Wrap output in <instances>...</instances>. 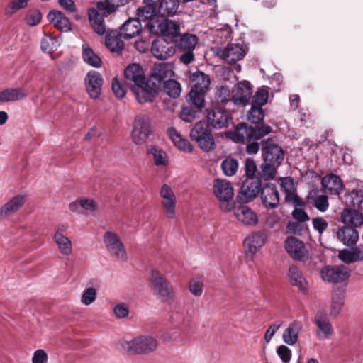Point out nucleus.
<instances>
[{
  "mask_svg": "<svg viewBox=\"0 0 363 363\" xmlns=\"http://www.w3.org/2000/svg\"><path fill=\"white\" fill-rule=\"evenodd\" d=\"M363 251L355 247L353 250L343 249L338 253V258L345 264H352L355 262L363 260Z\"/></svg>",
  "mask_w": 363,
  "mask_h": 363,
  "instance_id": "obj_40",
  "label": "nucleus"
},
{
  "mask_svg": "<svg viewBox=\"0 0 363 363\" xmlns=\"http://www.w3.org/2000/svg\"><path fill=\"white\" fill-rule=\"evenodd\" d=\"M264 113L262 107L251 106V108L247 113L248 120L255 124L259 123L263 121Z\"/></svg>",
  "mask_w": 363,
  "mask_h": 363,
  "instance_id": "obj_57",
  "label": "nucleus"
},
{
  "mask_svg": "<svg viewBox=\"0 0 363 363\" xmlns=\"http://www.w3.org/2000/svg\"><path fill=\"white\" fill-rule=\"evenodd\" d=\"M337 239L345 245L352 248L356 245L359 240L357 230L350 226H342L337 231Z\"/></svg>",
  "mask_w": 363,
  "mask_h": 363,
  "instance_id": "obj_25",
  "label": "nucleus"
},
{
  "mask_svg": "<svg viewBox=\"0 0 363 363\" xmlns=\"http://www.w3.org/2000/svg\"><path fill=\"white\" fill-rule=\"evenodd\" d=\"M255 133L254 128L241 123L238 125L232 138L236 143L248 142L251 139H255Z\"/></svg>",
  "mask_w": 363,
  "mask_h": 363,
  "instance_id": "obj_36",
  "label": "nucleus"
},
{
  "mask_svg": "<svg viewBox=\"0 0 363 363\" xmlns=\"http://www.w3.org/2000/svg\"><path fill=\"white\" fill-rule=\"evenodd\" d=\"M208 126L206 122L199 121L190 133L191 139L196 141L200 148L206 152L212 150L215 147L214 139Z\"/></svg>",
  "mask_w": 363,
  "mask_h": 363,
  "instance_id": "obj_8",
  "label": "nucleus"
},
{
  "mask_svg": "<svg viewBox=\"0 0 363 363\" xmlns=\"http://www.w3.org/2000/svg\"><path fill=\"white\" fill-rule=\"evenodd\" d=\"M257 172V168L255 160L252 158H247L245 161V175L246 179L260 178L256 176Z\"/></svg>",
  "mask_w": 363,
  "mask_h": 363,
  "instance_id": "obj_59",
  "label": "nucleus"
},
{
  "mask_svg": "<svg viewBox=\"0 0 363 363\" xmlns=\"http://www.w3.org/2000/svg\"><path fill=\"white\" fill-rule=\"evenodd\" d=\"M175 51L174 44L168 42L166 38H159L152 43L151 52L158 60H165L173 56Z\"/></svg>",
  "mask_w": 363,
  "mask_h": 363,
  "instance_id": "obj_14",
  "label": "nucleus"
},
{
  "mask_svg": "<svg viewBox=\"0 0 363 363\" xmlns=\"http://www.w3.org/2000/svg\"><path fill=\"white\" fill-rule=\"evenodd\" d=\"M163 89L169 96L173 99L179 97L182 92L181 84L172 79H169L164 82Z\"/></svg>",
  "mask_w": 363,
  "mask_h": 363,
  "instance_id": "obj_47",
  "label": "nucleus"
},
{
  "mask_svg": "<svg viewBox=\"0 0 363 363\" xmlns=\"http://www.w3.org/2000/svg\"><path fill=\"white\" fill-rule=\"evenodd\" d=\"M233 209L234 216L243 225H255L257 223V216L250 207L240 205Z\"/></svg>",
  "mask_w": 363,
  "mask_h": 363,
  "instance_id": "obj_21",
  "label": "nucleus"
},
{
  "mask_svg": "<svg viewBox=\"0 0 363 363\" xmlns=\"http://www.w3.org/2000/svg\"><path fill=\"white\" fill-rule=\"evenodd\" d=\"M213 194L219 201L220 209L229 212L234 207V191L231 184L224 179H215L213 182Z\"/></svg>",
  "mask_w": 363,
  "mask_h": 363,
  "instance_id": "obj_4",
  "label": "nucleus"
},
{
  "mask_svg": "<svg viewBox=\"0 0 363 363\" xmlns=\"http://www.w3.org/2000/svg\"><path fill=\"white\" fill-rule=\"evenodd\" d=\"M141 29V23L138 19L130 18L122 25L119 33L123 38L130 39L139 35Z\"/></svg>",
  "mask_w": 363,
  "mask_h": 363,
  "instance_id": "obj_29",
  "label": "nucleus"
},
{
  "mask_svg": "<svg viewBox=\"0 0 363 363\" xmlns=\"http://www.w3.org/2000/svg\"><path fill=\"white\" fill-rule=\"evenodd\" d=\"M158 27L162 38H168L169 39H175L179 36L180 27L176 22L164 19L158 23Z\"/></svg>",
  "mask_w": 363,
  "mask_h": 363,
  "instance_id": "obj_32",
  "label": "nucleus"
},
{
  "mask_svg": "<svg viewBox=\"0 0 363 363\" xmlns=\"http://www.w3.org/2000/svg\"><path fill=\"white\" fill-rule=\"evenodd\" d=\"M157 11L162 16L174 15L179 8L178 0H160Z\"/></svg>",
  "mask_w": 363,
  "mask_h": 363,
  "instance_id": "obj_44",
  "label": "nucleus"
},
{
  "mask_svg": "<svg viewBox=\"0 0 363 363\" xmlns=\"http://www.w3.org/2000/svg\"><path fill=\"white\" fill-rule=\"evenodd\" d=\"M302 328V323L298 320L290 323L282 334L284 342L288 345H294L298 340V335Z\"/></svg>",
  "mask_w": 363,
  "mask_h": 363,
  "instance_id": "obj_27",
  "label": "nucleus"
},
{
  "mask_svg": "<svg viewBox=\"0 0 363 363\" xmlns=\"http://www.w3.org/2000/svg\"><path fill=\"white\" fill-rule=\"evenodd\" d=\"M152 133L150 116L146 113H139L135 118L132 131L133 142L141 145L146 142Z\"/></svg>",
  "mask_w": 363,
  "mask_h": 363,
  "instance_id": "obj_9",
  "label": "nucleus"
},
{
  "mask_svg": "<svg viewBox=\"0 0 363 363\" xmlns=\"http://www.w3.org/2000/svg\"><path fill=\"white\" fill-rule=\"evenodd\" d=\"M59 252L65 256H69L72 253V242L67 236L53 237Z\"/></svg>",
  "mask_w": 363,
  "mask_h": 363,
  "instance_id": "obj_46",
  "label": "nucleus"
},
{
  "mask_svg": "<svg viewBox=\"0 0 363 363\" xmlns=\"http://www.w3.org/2000/svg\"><path fill=\"white\" fill-rule=\"evenodd\" d=\"M191 79L192 82L191 89L205 92L208 91L211 84L208 75L201 71H196L192 74Z\"/></svg>",
  "mask_w": 363,
  "mask_h": 363,
  "instance_id": "obj_38",
  "label": "nucleus"
},
{
  "mask_svg": "<svg viewBox=\"0 0 363 363\" xmlns=\"http://www.w3.org/2000/svg\"><path fill=\"white\" fill-rule=\"evenodd\" d=\"M345 293L342 291H334L332 294L331 304H330V316H337L344 305Z\"/></svg>",
  "mask_w": 363,
  "mask_h": 363,
  "instance_id": "obj_41",
  "label": "nucleus"
},
{
  "mask_svg": "<svg viewBox=\"0 0 363 363\" xmlns=\"http://www.w3.org/2000/svg\"><path fill=\"white\" fill-rule=\"evenodd\" d=\"M174 72L171 65L160 63L155 65L152 73L146 81L147 89L140 90L142 101L152 102L159 93V89L163 82L171 79Z\"/></svg>",
  "mask_w": 363,
  "mask_h": 363,
  "instance_id": "obj_1",
  "label": "nucleus"
},
{
  "mask_svg": "<svg viewBox=\"0 0 363 363\" xmlns=\"http://www.w3.org/2000/svg\"><path fill=\"white\" fill-rule=\"evenodd\" d=\"M120 344L124 350L138 354H148L158 347L157 340L151 335H140L130 341L121 340Z\"/></svg>",
  "mask_w": 363,
  "mask_h": 363,
  "instance_id": "obj_3",
  "label": "nucleus"
},
{
  "mask_svg": "<svg viewBox=\"0 0 363 363\" xmlns=\"http://www.w3.org/2000/svg\"><path fill=\"white\" fill-rule=\"evenodd\" d=\"M206 92L191 89L188 97L189 104L196 106V108H202L205 106V96Z\"/></svg>",
  "mask_w": 363,
  "mask_h": 363,
  "instance_id": "obj_48",
  "label": "nucleus"
},
{
  "mask_svg": "<svg viewBox=\"0 0 363 363\" xmlns=\"http://www.w3.org/2000/svg\"><path fill=\"white\" fill-rule=\"evenodd\" d=\"M351 275V270L348 267L341 265L325 266L320 271V276L324 281L328 283H341Z\"/></svg>",
  "mask_w": 363,
  "mask_h": 363,
  "instance_id": "obj_11",
  "label": "nucleus"
},
{
  "mask_svg": "<svg viewBox=\"0 0 363 363\" xmlns=\"http://www.w3.org/2000/svg\"><path fill=\"white\" fill-rule=\"evenodd\" d=\"M252 94L251 84L247 81H243L233 88L230 101L235 106H245L248 104Z\"/></svg>",
  "mask_w": 363,
  "mask_h": 363,
  "instance_id": "obj_15",
  "label": "nucleus"
},
{
  "mask_svg": "<svg viewBox=\"0 0 363 363\" xmlns=\"http://www.w3.org/2000/svg\"><path fill=\"white\" fill-rule=\"evenodd\" d=\"M121 34L116 30L107 32L105 38V45L112 52L121 54L124 48V43L121 40Z\"/></svg>",
  "mask_w": 363,
  "mask_h": 363,
  "instance_id": "obj_30",
  "label": "nucleus"
},
{
  "mask_svg": "<svg viewBox=\"0 0 363 363\" xmlns=\"http://www.w3.org/2000/svg\"><path fill=\"white\" fill-rule=\"evenodd\" d=\"M277 353L283 363H289L291 358V350L286 345H280L277 350Z\"/></svg>",
  "mask_w": 363,
  "mask_h": 363,
  "instance_id": "obj_64",
  "label": "nucleus"
},
{
  "mask_svg": "<svg viewBox=\"0 0 363 363\" xmlns=\"http://www.w3.org/2000/svg\"><path fill=\"white\" fill-rule=\"evenodd\" d=\"M113 311L116 317L118 319L125 318L129 315V307L125 303H120L116 304L113 308Z\"/></svg>",
  "mask_w": 363,
  "mask_h": 363,
  "instance_id": "obj_61",
  "label": "nucleus"
},
{
  "mask_svg": "<svg viewBox=\"0 0 363 363\" xmlns=\"http://www.w3.org/2000/svg\"><path fill=\"white\" fill-rule=\"evenodd\" d=\"M284 247L289 255L295 261L306 262L310 255L304 242L294 236H289L284 241Z\"/></svg>",
  "mask_w": 363,
  "mask_h": 363,
  "instance_id": "obj_10",
  "label": "nucleus"
},
{
  "mask_svg": "<svg viewBox=\"0 0 363 363\" xmlns=\"http://www.w3.org/2000/svg\"><path fill=\"white\" fill-rule=\"evenodd\" d=\"M313 206L321 212L326 211L329 206L328 196L325 195L318 196L314 199Z\"/></svg>",
  "mask_w": 363,
  "mask_h": 363,
  "instance_id": "obj_63",
  "label": "nucleus"
},
{
  "mask_svg": "<svg viewBox=\"0 0 363 363\" xmlns=\"http://www.w3.org/2000/svg\"><path fill=\"white\" fill-rule=\"evenodd\" d=\"M308 230L306 223L301 221H290L286 226V230L289 233L301 235Z\"/></svg>",
  "mask_w": 363,
  "mask_h": 363,
  "instance_id": "obj_56",
  "label": "nucleus"
},
{
  "mask_svg": "<svg viewBox=\"0 0 363 363\" xmlns=\"http://www.w3.org/2000/svg\"><path fill=\"white\" fill-rule=\"evenodd\" d=\"M97 292L94 287H88L85 289L81 295V303L84 306L92 304L96 299Z\"/></svg>",
  "mask_w": 363,
  "mask_h": 363,
  "instance_id": "obj_58",
  "label": "nucleus"
},
{
  "mask_svg": "<svg viewBox=\"0 0 363 363\" xmlns=\"http://www.w3.org/2000/svg\"><path fill=\"white\" fill-rule=\"evenodd\" d=\"M262 156L265 162L281 164L284 159V152L279 145L268 139L262 142Z\"/></svg>",
  "mask_w": 363,
  "mask_h": 363,
  "instance_id": "obj_12",
  "label": "nucleus"
},
{
  "mask_svg": "<svg viewBox=\"0 0 363 363\" xmlns=\"http://www.w3.org/2000/svg\"><path fill=\"white\" fill-rule=\"evenodd\" d=\"M125 77L128 81L133 82L132 91L135 94L138 101L140 104H145L147 101H142L140 99V90L147 89L146 86L145 76L143 68L138 64L128 65L124 72Z\"/></svg>",
  "mask_w": 363,
  "mask_h": 363,
  "instance_id": "obj_7",
  "label": "nucleus"
},
{
  "mask_svg": "<svg viewBox=\"0 0 363 363\" xmlns=\"http://www.w3.org/2000/svg\"><path fill=\"white\" fill-rule=\"evenodd\" d=\"M137 16V19H138L140 23H145L149 30L152 32L155 23L156 5L147 3L145 6L138 9ZM156 23H157L158 22Z\"/></svg>",
  "mask_w": 363,
  "mask_h": 363,
  "instance_id": "obj_22",
  "label": "nucleus"
},
{
  "mask_svg": "<svg viewBox=\"0 0 363 363\" xmlns=\"http://www.w3.org/2000/svg\"><path fill=\"white\" fill-rule=\"evenodd\" d=\"M314 323L318 330L317 336L321 340L329 339L333 335L332 324L328 315L323 311H319L315 315Z\"/></svg>",
  "mask_w": 363,
  "mask_h": 363,
  "instance_id": "obj_18",
  "label": "nucleus"
},
{
  "mask_svg": "<svg viewBox=\"0 0 363 363\" xmlns=\"http://www.w3.org/2000/svg\"><path fill=\"white\" fill-rule=\"evenodd\" d=\"M247 48L243 43H236L228 44L225 48H218L216 54L226 63L234 64V69L236 72L241 70L240 65H237L236 62L242 60L246 55Z\"/></svg>",
  "mask_w": 363,
  "mask_h": 363,
  "instance_id": "obj_5",
  "label": "nucleus"
},
{
  "mask_svg": "<svg viewBox=\"0 0 363 363\" xmlns=\"http://www.w3.org/2000/svg\"><path fill=\"white\" fill-rule=\"evenodd\" d=\"M362 202V194L357 191H352L345 196V203L347 206L346 209H357V211H362L361 205Z\"/></svg>",
  "mask_w": 363,
  "mask_h": 363,
  "instance_id": "obj_49",
  "label": "nucleus"
},
{
  "mask_svg": "<svg viewBox=\"0 0 363 363\" xmlns=\"http://www.w3.org/2000/svg\"><path fill=\"white\" fill-rule=\"evenodd\" d=\"M168 134L174 145L180 150L191 153L193 151V146L186 138H184L182 135L174 128L168 129Z\"/></svg>",
  "mask_w": 363,
  "mask_h": 363,
  "instance_id": "obj_35",
  "label": "nucleus"
},
{
  "mask_svg": "<svg viewBox=\"0 0 363 363\" xmlns=\"http://www.w3.org/2000/svg\"><path fill=\"white\" fill-rule=\"evenodd\" d=\"M207 121L208 125L214 128H223L228 125L229 114L223 109L213 108L208 113Z\"/></svg>",
  "mask_w": 363,
  "mask_h": 363,
  "instance_id": "obj_20",
  "label": "nucleus"
},
{
  "mask_svg": "<svg viewBox=\"0 0 363 363\" xmlns=\"http://www.w3.org/2000/svg\"><path fill=\"white\" fill-rule=\"evenodd\" d=\"M287 274L292 286H297L301 291H306L307 289L308 281L297 266L291 265L289 267Z\"/></svg>",
  "mask_w": 363,
  "mask_h": 363,
  "instance_id": "obj_31",
  "label": "nucleus"
},
{
  "mask_svg": "<svg viewBox=\"0 0 363 363\" xmlns=\"http://www.w3.org/2000/svg\"><path fill=\"white\" fill-rule=\"evenodd\" d=\"M238 160L232 157L225 158L221 163L223 172L228 177L235 175L238 172Z\"/></svg>",
  "mask_w": 363,
  "mask_h": 363,
  "instance_id": "obj_52",
  "label": "nucleus"
},
{
  "mask_svg": "<svg viewBox=\"0 0 363 363\" xmlns=\"http://www.w3.org/2000/svg\"><path fill=\"white\" fill-rule=\"evenodd\" d=\"M26 199V194H18L8 200L0 208V218H6L15 214L25 204Z\"/></svg>",
  "mask_w": 363,
  "mask_h": 363,
  "instance_id": "obj_19",
  "label": "nucleus"
},
{
  "mask_svg": "<svg viewBox=\"0 0 363 363\" xmlns=\"http://www.w3.org/2000/svg\"><path fill=\"white\" fill-rule=\"evenodd\" d=\"M283 321L279 320L269 325V328H267L264 333V340L267 343H269L272 340L274 335L281 327Z\"/></svg>",
  "mask_w": 363,
  "mask_h": 363,
  "instance_id": "obj_62",
  "label": "nucleus"
},
{
  "mask_svg": "<svg viewBox=\"0 0 363 363\" xmlns=\"http://www.w3.org/2000/svg\"><path fill=\"white\" fill-rule=\"evenodd\" d=\"M160 195L162 198L161 205L168 218H174L176 214L177 198L170 186L163 184Z\"/></svg>",
  "mask_w": 363,
  "mask_h": 363,
  "instance_id": "obj_13",
  "label": "nucleus"
},
{
  "mask_svg": "<svg viewBox=\"0 0 363 363\" xmlns=\"http://www.w3.org/2000/svg\"><path fill=\"white\" fill-rule=\"evenodd\" d=\"M28 96L23 87L7 88L0 91V103H8L23 100Z\"/></svg>",
  "mask_w": 363,
  "mask_h": 363,
  "instance_id": "obj_26",
  "label": "nucleus"
},
{
  "mask_svg": "<svg viewBox=\"0 0 363 363\" xmlns=\"http://www.w3.org/2000/svg\"><path fill=\"white\" fill-rule=\"evenodd\" d=\"M86 90L91 99H97L101 94L104 79L101 74L94 70L89 71L84 79Z\"/></svg>",
  "mask_w": 363,
  "mask_h": 363,
  "instance_id": "obj_16",
  "label": "nucleus"
},
{
  "mask_svg": "<svg viewBox=\"0 0 363 363\" xmlns=\"http://www.w3.org/2000/svg\"><path fill=\"white\" fill-rule=\"evenodd\" d=\"M150 282L154 295L158 298L167 303H171L174 301V291L173 287L162 272L156 269L152 270Z\"/></svg>",
  "mask_w": 363,
  "mask_h": 363,
  "instance_id": "obj_2",
  "label": "nucleus"
},
{
  "mask_svg": "<svg viewBox=\"0 0 363 363\" xmlns=\"http://www.w3.org/2000/svg\"><path fill=\"white\" fill-rule=\"evenodd\" d=\"M260 196L263 205L268 209L275 208L279 205V194L274 184H265L262 189Z\"/></svg>",
  "mask_w": 363,
  "mask_h": 363,
  "instance_id": "obj_17",
  "label": "nucleus"
},
{
  "mask_svg": "<svg viewBox=\"0 0 363 363\" xmlns=\"http://www.w3.org/2000/svg\"><path fill=\"white\" fill-rule=\"evenodd\" d=\"M201 112V109L196 108V106L189 104L182 107L180 112V118L185 122L190 123L198 118Z\"/></svg>",
  "mask_w": 363,
  "mask_h": 363,
  "instance_id": "obj_50",
  "label": "nucleus"
},
{
  "mask_svg": "<svg viewBox=\"0 0 363 363\" xmlns=\"http://www.w3.org/2000/svg\"><path fill=\"white\" fill-rule=\"evenodd\" d=\"M147 151L149 154L152 155L155 165H165L167 163V154L162 149L155 145H151Z\"/></svg>",
  "mask_w": 363,
  "mask_h": 363,
  "instance_id": "obj_51",
  "label": "nucleus"
},
{
  "mask_svg": "<svg viewBox=\"0 0 363 363\" xmlns=\"http://www.w3.org/2000/svg\"><path fill=\"white\" fill-rule=\"evenodd\" d=\"M82 57L89 65L99 68L102 65V60L99 55L86 44L82 45Z\"/></svg>",
  "mask_w": 363,
  "mask_h": 363,
  "instance_id": "obj_42",
  "label": "nucleus"
},
{
  "mask_svg": "<svg viewBox=\"0 0 363 363\" xmlns=\"http://www.w3.org/2000/svg\"><path fill=\"white\" fill-rule=\"evenodd\" d=\"M341 220L354 228L363 224V214L357 209H344L341 213Z\"/></svg>",
  "mask_w": 363,
  "mask_h": 363,
  "instance_id": "obj_33",
  "label": "nucleus"
},
{
  "mask_svg": "<svg viewBox=\"0 0 363 363\" xmlns=\"http://www.w3.org/2000/svg\"><path fill=\"white\" fill-rule=\"evenodd\" d=\"M116 6L111 0L100 1L96 3L95 9L100 14L104 17L114 13L117 10Z\"/></svg>",
  "mask_w": 363,
  "mask_h": 363,
  "instance_id": "obj_53",
  "label": "nucleus"
},
{
  "mask_svg": "<svg viewBox=\"0 0 363 363\" xmlns=\"http://www.w3.org/2000/svg\"><path fill=\"white\" fill-rule=\"evenodd\" d=\"M261 179H246L241 187V193L247 201L256 198L262 191Z\"/></svg>",
  "mask_w": 363,
  "mask_h": 363,
  "instance_id": "obj_24",
  "label": "nucleus"
},
{
  "mask_svg": "<svg viewBox=\"0 0 363 363\" xmlns=\"http://www.w3.org/2000/svg\"><path fill=\"white\" fill-rule=\"evenodd\" d=\"M42 18L41 13L37 9L29 10L26 15V21L28 25L35 26L38 25Z\"/></svg>",
  "mask_w": 363,
  "mask_h": 363,
  "instance_id": "obj_60",
  "label": "nucleus"
},
{
  "mask_svg": "<svg viewBox=\"0 0 363 363\" xmlns=\"http://www.w3.org/2000/svg\"><path fill=\"white\" fill-rule=\"evenodd\" d=\"M103 241L107 252L116 259L125 262L128 261V254L125 245L118 234L108 230L103 236Z\"/></svg>",
  "mask_w": 363,
  "mask_h": 363,
  "instance_id": "obj_6",
  "label": "nucleus"
},
{
  "mask_svg": "<svg viewBox=\"0 0 363 363\" xmlns=\"http://www.w3.org/2000/svg\"><path fill=\"white\" fill-rule=\"evenodd\" d=\"M321 184L325 193L331 195H340L343 189L341 179L333 174L325 176L322 179Z\"/></svg>",
  "mask_w": 363,
  "mask_h": 363,
  "instance_id": "obj_23",
  "label": "nucleus"
},
{
  "mask_svg": "<svg viewBox=\"0 0 363 363\" xmlns=\"http://www.w3.org/2000/svg\"><path fill=\"white\" fill-rule=\"evenodd\" d=\"M198 43V38L196 35L184 33L179 35L174 39V47H177L178 51L180 50H194Z\"/></svg>",
  "mask_w": 363,
  "mask_h": 363,
  "instance_id": "obj_34",
  "label": "nucleus"
},
{
  "mask_svg": "<svg viewBox=\"0 0 363 363\" xmlns=\"http://www.w3.org/2000/svg\"><path fill=\"white\" fill-rule=\"evenodd\" d=\"M47 18L56 28L65 32L70 30L69 20L61 11H52L49 12Z\"/></svg>",
  "mask_w": 363,
  "mask_h": 363,
  "instance_id": "obj_37",
  "label": "nucleus"
},
{
  "mask_svg": "<svg viewBox=\"0 0 363 363\" xmlns=\"http://www.w3.org/2000/svg\"><path fill=\"white\" fill-rule=\"evenodd\" d=\"M89 19L93 30L98 35L107 34L104 17L100 16L99 13L95 9L89 10Z\"/></svg>",
  "mask_w": 363,
  "mask_h": 363,
  "instance_id": "obj_39",
  "label": "nucleus"
},
{
  "mask_svg": "<svg viewBox=\"0 0 363 363\" xmlns=\"http://www.w3.org/2000/svg\"><path fill=\"white\" fill-rule=\"evenodd\" d=\"M266 241L264 233L256 232L252 233L244 240V246L249 253L255 255L257 250L263 246Z\"/></svg>",
  "mask_w": 363,
  "mask_h": 363,
  "instance_id": "obj_28",
  "label": "nucleus"
},
{
  "mask_svg": "<svg viewBox=\"0 0 363 363\" xmlns=\"http://www.w3.org/2000/svg\"><path fill=\"white\" fill-rule=\"evenodd\" d=\"M61 44V40L59 37L45 33L44 37L41 40V50L44 52L52 54L54 52Z\"/></svg>",
  "mask_w": 363,
  "mask_h": 363,
  "instance_id": "obj_43",
  "label": "nucleus"
},
{
  "mask_svg": "<svg viewBox=\"0 0 363 363\" xmlns=\"http://www.w3.org/2000/svg\"><path fill=\"white\" fill-rule=\"evenodd\" d=\"M269 92L267 88L259 89L252 99V106L262 107L267 103Z\"/></svg>",
  "mask_w": 363,
  "mask_h": 363,
  "instance_id": "obj_55",
  "label": "nucleus"
},
{
  "mask_svg": "<svg viewBox=\"0 0 363 363\" xmlns=\"http://www.w3.org/2000/svg\"><path fill=\"white\" fill-rule=\"evenodd\" d=\"M28 0H12L4 9V14L11 16L18 11L26 7Z\"/></svg>",
  "mask_w": 363,
  "mask_h": 363,
  "instance_id": "obj_54",
  "label": "nucleus"
},
{
  "mask_svg": "<svg viewBox=\"0 0 363 363\" xmlns=\"http://www.w3.org/2000/svg\"><path fill=\"white\" fill-rule=\"evenodd\" d=\"M281 164H273L272 162H267L263 160V163L260 165V172L259 175L260 179L264 180L274 179L277 174V168Z\"/></svg>",
  "mask_w": 363,
  "mask_h": 363,
  "instance_id": "obj_45",
  "label": "nucleus"
}]
</instances>
